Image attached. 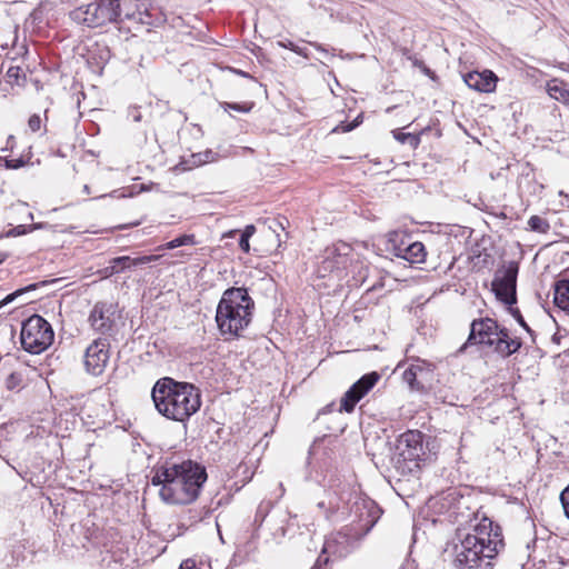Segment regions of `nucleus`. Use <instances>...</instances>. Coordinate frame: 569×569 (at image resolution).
Here are the masks:
<instances>
[{
  "mask_svg": "<svg viewBox=\"0 0 569 569\" xmlns=\"http://www.w3.org/2000/svg\"><path fill=\"white\" fill-rule=\"evenodd\" d=\"M119 16L120 6H113V2L103 0L78 7L70 12V18L73 21L89 28H98L113 22Z\"/></svg>",
  "mask_w": 569,
  "mask_h": 569,
  "instance_id": "obj_7",
  "label": "nucleus"
},
{
  "mask_svg": "<svg viewBox=\"0 0 569 569\" xmlns=\"http://www.w3.org/2000/svg\"><path fill=\"white\" fill-rule=\"evenodd\" d=\"M560 501L566 517L569 519V485L561 491Z\"/></svg>",
  "mask_w": 569,
  "mask_h": 569,
  "instance_id": "obj_32",
  "label": "nucleus"
},
{
  "mask_svg": "<svg viewBox=\"0 0 569 569\" xmlns=\"http://www.w3.org/2000/svg\"><path fill=\"white\" fill-rule=\"evenodd\" d=\"M553 301L556 306L569 313V276H565L555 283Z\"/></svg>",
  "mask_w": 569,
  "mask_h": 569,
  "instance_id": "obj_21",
  "label": "nucleus"
},
{
  "mask_svg": "<svg viewBox=\"0 0 569 569\" xmlns=\"http://www.w3.org/2000/svg\"><path fill=\"white\" fill-rule=\"evenodd\" d=\"M137 11L132 14L127 13L126 17L129 19H136L142 24L147 26H158L166 21L164 16L157 11L159 8L154 6L151 0H142L136 3Z\"/></svg>",
  "mask_w": 569,
  "mask_h": 569,
  "instance_id": "obj_16",
  "label": "nucleus"
},
{
  "mask_svg": "<svg viewBox=\"0 0 569 569\" xmlns=\"http://www.w3.org/2000/svg\"><path fill=\"white\" fill-rule=\"evenodd\" d=\"M197 243L194 234H182L173 240L167 242L164 246L159 247V249H168L172 250L181 246H194Z\"/></svg>",
  "mask_w": 569,
  "mask_h": 569,
  "instance_id": "obj_25",
  "label": "nucleus"
},
{
  "mask_svg": "<svg viewBox=\"0 0 569 569\" xmlns=\"http://www.w3.org/2000/svg\"><path fill=\"white\" fill-rule=\"evenodd\" d=\"M179 569H203L197 566L193 559H187L182 561Z\"/></svg>",
  "mask_w": 569,
  "mask_h": 569,
  "instance_id": "obj_36",
  "label": "nucleus"
},
{
  "mask_svg": "<svg viewBox=\"0 0 569 569\" xmlns=\"http://www.w3.org/2000/svg\"><path fill=\"white\" fill-rule=\"evenodd\" d=\"M310 44H311L316 50H318V51H320V52L325 53L326 56H329L328 50H327V49H325L320 43H318V42H311Z\"/></svg>",
  "mask_w": 569,
  "mask_h": 569,
  "instance_id": "obj_41",
  "label": "nucleus"
},
{
  "mask_svg": "<svg viewBox=\"0 0 569 569\" xmlns=\"http://www.w3.org/2000/svg\"><path fill=\"white\" fill-rule=\"evenodd\" d=\"M8 254L0 251V264L7 259Z\"/></svg>",
  "mask_w": 569,
  "mask_h": 569,
  "instance_id": "obj_44",
  "label": "nucleus"
},
{
  "mask_svg": "<svg viewBox=\"0 0 569 569\" xmlns=\"http://www.w3.org/2000/svg\"><path fill=\"white\" fill-rule=\"evenodd\" d=\"M28 124H29V128L31 129V131H33V132L38 131L41 126L40 117L37 114L31 116Z\"/></svg>",
  "mask_w": 569,
  "mask_h": 569,
  "instance_id": "obj_34",
  "label": "nucleus"
},
{
  "mask_svg": "<svg viewBox=\"0 0 569 569\" xmlns=\"http://www.w3.org/2000/svg\"><path fill=\"white\" fill-rule=\"evenodd\" d=\"M499 337H506V328L489 317L472 320L470 323V332L467 341L459 348L458 352L462 353L471 346L497 347Z\"/></svg>",
  "mask_w": 569,
  "mask_h": 569,
  "instance_id": "obj_8",
  "label": "nucleus"
},
{
  "mask_svg": "<svg viewBox=\"0 0 569 569\" xmlns=\"http://www.w3.org/2000/svg\"><path fill=\"white\" fill-rule=\"evenodd\" d=\"M361 400V398L357 395V392L349 388V390L343 395L340 402V411L352 412L356 405Z\"/></svg>",
  "mask_w": 569,
  "mask_h": 569,
  "instance_id": "obj_24",
  "label": "nucleus"
},
{
  "mask_svg": "<svg viewBox=\"0 0 569 569\" xmlns=\"http://www.w3.org/2000/svg\"><path fill=\"white\" fill-rule=\"evenodd\" d=\"M234 72H236V73H238V74H240V76H242V77H249V74H248V73H246V72H243V71H241V70H234Z\"/></svg>",
  "mask_w": 569,
  "mask_h": 569,
  "instance_id": "obj_46",
  "label": "nucleus"
},
{
  "mask_svg": "<svg viewBox=\"0 0 569 569\" xmlns=\"http://www.w3.org/2000/svg\"><path fill=\"white\" fill-rule=\"evenodd\" d=\"M460 543L456 545L453 566L456 569H492V559L503 546L499 528L488 518L476 525L472 532L458 531Z\"/></svg>",
  "mask_w": 569,
  "mask_h": 569,
  "instance_id": "obj_2",
  "label": "nucleus"
},
{
  "mask_svg": "<svg viewBox=\"0 0 569 569\" xmlns=\"http://www.w3.org/2000/svg\"><path fill=\"white\" fill-rule=\"evenodd\" d=\"M360 121H361L360 117H357L352 123L341 126L340 128L343 132H349V131L353 130L360 123Z\"/></svg>",
  "mask_w": 569,
  "mask_h": 569,
  "instance_id": "obj_39",
  "label": "nucleus"
},
{
  "mask_svg": "<svg viewBox=\"0 0 569 569\" xmlns=\"http://www.w3.org/2000/svg\"><path fill=\"white\" fill-rule=\"evenodd\" d=\"M54 338L51 325L41 316L29 317L21 328V345L30 353L38 355L51 346Z\"/></svg>",
  "mask_w": 569,
  "mask_h": 569,
  "instance_id": "obj_6",
  "label": "nucleus"
},
{
  "mask_svg": "<svg viewBox=\"0 0 569 569\" xmlns=\"http://www.w3.org/2000/svg\"><path fill=\"white\" fill-rule=\"evenodd\" d=\"M222 107L226 111L228 110H233V111H237V112H249L252 107H253V102H247V103H236V102H223L222 103Z\"/></svg>",
  "mask_w": 569,
  "mask_h": 569,
  "instance_id": "obj_30",
  "label": "nucleus"
},
{
  "mask_svg": "<svg viewBox=\"0 0 569 569\" xmlns=\"http://www.w3.org/2000/svg\"><path fill=\"white\" fill-rule=\"evenodd\" d=\"M13 139H14V138H13V136H9V138H8V143L12 142V141H13Z\"/></svg>",
  "mask_w": 569,
  "mask_h": 569,
  "instance_id": "obj_47",
  "label": "nucleus"
},
{
  "mask_svg": "<svg viewBox=\"0 0 569 569\" xmlns=\"http://www.w3.org/2000/svg\"><path fill=\"white\" fill-rule=\"evenodd\" d=\"M518 272V262L508 261L496 270L491 282V289L496 298L508 306H512L517 301L516 287Z\"/></svg>",
  "mask_w": 569,
  "mask_h": 569,
  "instance_id": "obj_9",
  "label": "nucleus"
},
{
  "mask_svg": "<svg viewBox=\"0 0 569 569\" xmlns=\"http://www.w3.org/2000/svg\"><path fill=\"white\" fill-rule=\"evenodd\" d=\"M347 518H352L351 522L357 523L353 532L350 529H343L326 539L322 552L338 558L346 557L353 548V542L368 533L380 517L381 510L373 500L353 492Z\"/></svg>",
  "mask_w": 569,
  "mask_h": 569,
  "instance_id": "obj_4",
  "label": "nucleus"
},
{
  "mask_svg": "<svg viewBox=\"0 0 569 569\" xmlns=\"http://www.w3.org/2000/svg\"><path fill=\"white\" fill-rule=\"evenodd\" d=\"M254 301L243 287L227 289L217 306L216 322L222 336L239 337L252 319Z\"/></svg>",
  "mask_w": 569,
  "mask_h": 569,
  "instance_id": "obj_5",
  "label": "nucleus"
},
{
  "mask_svg": "<svg viewBox=\"0 0 569 569\" xmlns=\"http://www.w3.org/2000/svg\"><path fill=\"white\" fill-rule=\"evenodd\" d=\"M46 283H47L46 281L40 282V283H31V284H29V286H27L24 288H20L18 290H16L14 292L8 295L6 298H3L0 301V308L3 307V306H7L10 302H12L13 300H16L21 295H23L26 292H29V291H32V290H36L40 284L44 286Z\"/></svg>",
  "mask_w": 569,
  "mask_h": 569,
  "instance_id": "obj_26",
  "label": "nucleus"
},
{
  "mask_svg": "<svg viewBox=\"0 0 569 569\" xmlns=\"http://www.w3.org/2000/svg\"><path fill=\"white\" fill-rule=\"evenodd\" d=\"M547 92L550 98L561 102L569 109V83L559 79L547 82Z\"/></svg>",
  "mask_w": 569,
  "mask_h": 569,
  "instance_id": "obj_20",
  "label": "nucleus"
},
{
  "mask_svg": "<svg viewBox=\"0 0 569 569\" xmlns=\"http://www.w3.org/2000/svg\"><path fill=\"white\" fill-rule=\"evenodd\" d=\"M2 166L7 169H18L24 166V161L21 158L7 160L0 157V167Z\"/></svg>",
  "mask_w": 569,
  "mask_h": 569,
  "instance_id": "obj_31",
  "label": "nucleus"
},
{
  "mask_svg": "<svg viewBox=\"0 0 569 569\" xmlns=\"http://www.w3.org/2000/svg\"><path fill=\"white\" fill-rule=\"evenodd\" d=\"M282 47L290 49L291 51L307 57V54L298 46L289 41L288 43H280Z\"/></svg>",
  "mask_w": 569,
  "mask_h": 569,
  "instance_id": "obj_37",
  "label": "nucleus"
},
{
  "mask_svg": "<svg viewBox=\"0 0 569 569\" xmlns=\"http://www.w3.org/2000/svg\"><path fill=\"white\" fill-rule=\"evenodd\" d=\"M114 306L107 302H97L89 316L91 327L101 333L109 332L114 323Z\"/></svg>",
  "mask_w": 569,
  "mask_h": 569,
  "instance_id": "obj_14",
  "label": "nucleus"
},
{
  "mask_svg": "<svg viewBox=\"0 0 569 569\" xmlns=\"http://www.w3.org/2000/svg\"><path fill=\"white\" fill-rule=\"evenodd\" d=\"M465 83L479 92H491L496 89L497 77L492 71L485 70L482 72H469L463 78Z\"/></svg>",
  "mask_w": 569,
  "mask_h": 569,
  "instance_id": "obj_18",
  "label": "nucleus"
},
{
  "mask_svg": "<svg viewBox=\"0 0 569 569\" xmlns=\"http://www.w3.org/2000/svg\"><path fill=\"white\" fill-rule=\"evenodd\" d=\"M211 153H212L211 151H207L204 154H201V153L193 154L192 157L196 159L194 163L202 164V163L209 162Z\"/></svg>",
  "mask_w": 569,
  "mask_h": 569,
  "instance_id": "obj_35",
  "label": "nucleus"
},
{
  "mask_svg": "<svg viewBox=\"0 0 569 569\" xmlns=\"http://www.w3.org/2000/svg\"><path fill=\"white\" fill-rule=\"evenodd\" d=\"M350 247L347 243H341L333 248L326 250V257L322 260L321 268L325 271H335L345 269L347 266V257L350 252Z\"/></svg>",
  "mask_w": 569,
  "mask_h": 569,
  "instance_id": "obj_17",
  "label": "nucleus"
},
{
  "mask_svg": "<svg viewBox=\"0 0 569 569\" xmlns=\"http://www.w3.org/2000/svg\"><path fill=\"white\" fill-rule=\"evenodd\" d=\"M379 379L380 375L376 371H372L370 373L362 376L351 387L357 392V395L362 399L375 387Z\"/></svg>",
  "mask_w": 569,
  "mask_h": 569,
  "instance_id": "obj_23",
  "label": "nucleus"
},
{
  "mask_svg": "<svg viewBox=\"0 0 569 569\" xmlns=\"http://www.w3.org/2000/svg\"><path fill=\"white\" fill-rule=\"evenodd\" d=\"M110 360V343L106 338L93 340L83 355V366L87 373L101 376Z\"/></svg>",
  "mask_w": 569,
  "mask_h": 569,
  "instance_id": "obj_10",
  "label": "nucleus"
},
{
  "mask_svg": "<svg viewBox=\"0 0 569 569\" xmlns=\"http://www.w3.org/2000/svg\"><path fill=\"white\" fill-rule=\"evenodd\" d=\"M528 226L532 231L546 233L550 226L547 220L539 216H531L528 220Z\"/></svg>",
  "mask_w": 569,
  "mask_h": 569,
  "instance_id": "obj_28",
  "label": "nucleus"
},
{
  "mask_svg": "<svg viewBox=\"0 0 569 569\" xmlns=\"http://www.w3.org/2000/svg\"><path fill=\"white\" fill-rule=\"evenodd\" d=\"M160 256L150 254V256H141L137 258H131L129 256L116 257L110 260V264L102 270H100V274L102 278H109L113 274H118L123 272L127 269L132 267H138L142 264H147L150 262H154L159 260Z\"/></svg>",
  "mask_w": 569,
  "mask_h": 569,
  "instance_id": "obj_13",
  "label": "nucleus"
},
{
  "mask_svg": "<svg viewBox=\"0 0 569 569\" xmlns=\"http://www.w3.org/2000/svg\"><path fill=\"white\" fill-rule=\"evenodd\" d=\"M521 348V341L518 338H511L509 330L506 328V337H499V341L495 349L502 357H509Z\"/></svg>",
  "mask_w": 569,
  "mask_h": 569,
  "instance_id": "obj_22",
  "label": "nucleus"
},
{
  "mask_svg": "<svg viewBox=\"0 0 569 569\" xmlns=\"http://www.w3.org/2000/svg\"><path fill=\"white\" fill-rule=\"evenodd\" d=\"M24 232H26L24 226L20 224V226H17V227L12 228L11 230H9L7 236L16 237V236H20V234H22Z\"/></svg>",
  "mask_w": 569,
  "mask_h": 569,
  "instance_id": "obj_38",
  "label": "nucleus"
},
{
  "mask_svg": "<svg viewBox=\"0 0 569 569\" xmlns=\"http://www.w3.org/2000/svg\"><path fill=\"white\" fill-rule=\"evenodd\" d=\"M395 254L410 263H421L425 261L427 253L423 243L416 241L407 246L397 247Z\"/></svg>",
  "mask_w": 569,
  "mask_h": 569,
  "instance_id": "obj_19",
  "label": "nucleus"
},
{
  "mask_svg": "<svg viewBox=\"0 0 569 569\" xmlns=\"http://www.w3.org/2000/svg\"><path fill=\"white\" fill-rule=\"evenodd\" d=\"M238 232L239 230H230L229 232L224 233V237H234V234Z\"/></svg>",
  "mask_w": 569,
  "mask_h": 569,
  "instance_id": "obj_43",
  "label": "nucleus"
},
{
  "mask_svg": "<svg viewBox=\"0 0 569 569\" xmlns=\"http://www.w3.org/2000/svg\"><path fill=\"white\" fill-rule=\"evenodd\" d=\"M355 491L342 489L340 492L329 493L328 501H319L317 507L325 511L326 519L338 521L347 519L350 501Z\"/></svg>",
  "mask_w": 569,
  "mask_h": 569,
  "instance_id": "obj_11",
  "label": "nucleus"
},
{
  "mask_svg": "<svg viewBox=\"0 0 569 569\" xmlns=\"http://www.w3.org/2000/svg\"><path fill=\"white\" fill-rule=\"evenodd\" d=\"M207 480L204 467L192 460L181 462L166 461L154 469L151 479L153 486H160V498L170 505L193 502Z\"/></svg>",
  "mask_w": 569,
  "mask_h": 569,
  "instance_id": "obj_1",
  "label": "nucleus"
},
{
  "mask_svg": "<svg viewBox=\"0 0 569 569\" xmlns=\"http://www.w3.org/2000/svg\"><path fill=\"white\" fill-rule=\"evenodd\" d=\"M18 72H19V68H10L8 70V76L11 78V77H17L18 76Z\"/></svg>",
  "mask_w": 569,
  "mask_h": 569,
  "instance_id": "obj_42",
  "label": "nucleus"
},
{
  "mask_svg": "<svg viewBox=\"0 0 569 569\" xmlns=\"http://www.w3.org/2000/svg\"><path fill=\"white\" fill-rule=\"evenodd\" d=\"M360 121H361L360 117H357L352 123L341 126L340 128L343 132H349V131L353 130L360 123Z\"/></svg>",
  "mask_w": 569,
  "mask_h": 569,
  "instance_id": "obj_40",
  "label": "nucleus"
},
{
  "mask_svg": "<svg viewBox=\"0 0 569 569\" xmlns=\"http://www.w3.org/2000/svg\"><path fill=\"white\" fill-rule=\"evenodd\" d=\"M83 192H84L86 194H90V193H91V191H90V187H89L88 184H84V186H83Z\"/></svg>",
  "mask_w": 569,
  "mask_h": 569,
  "instance_id": "obj_45",
  "label": "nucleus"
},
{
  "mask_svg": "<svg viewBox=\"0 0 569 569\" xmlns=\"http://www.w3.org/2000/svg\"><path fill=\"white\" fill-rule=\"evenodd\" d=\"M510 312L521 327H523L527 331H530L519 309L510 308Z\"/></svg>",
  "mask_w": 569,
  "mask_h": 569,
  "instance_id": "obj_33",
  "label": "nucleus"
},
{
  "mask_svg": "<svg viewBox=\"0 0 569 569\" xmlns=\"http://www.w3.org/2000/svg\"><path fill=\"white\" fill-rule=\"evenodd\" d=\"M432 375L431 366L425 361H417L410 365L402 375L403 381L411 390H423L425 382L429 380Z\"/></svg>",
  "mask_w": 569,
  "mask_h": 569,
  "instance_id": "obj_15",
  "label": "nucleus"
},
{
  "mask_svg": "<svg viewBox=\"0 0 569 569\" xmlns=\"http://www.w3.org/2000/svg\"><path fill=\"white\" fill-rule=\"evenodd\" d=\"M254 232L256 227L253 224H248L240 234L239 247L246 253L250 251L249 239L254 234Z\"/></svg>",
  "mask_w": 569,
  "mask_h": 569,
  "instance_id": "obj_27",
  "label": "nucleus"
},
{
  "mask_svg": "<svg viewBox=\"0 0 569 569\" xmlns=\"http://www.w3.org/2000/svg\"><path fill=\"white\" fill-rule=\"evenodd\" d=\"M399 455L403 460L418 461L425 456L423 435L418 430H408L399 437Z\"/></svg>",
  "mask_w": 569,
  "mask_h": 569,
  "instance_id": "obj_12",
  "label": "nucleus"
},
{
  "mask_svg": "<svg viewBox=\"0 0 569 569\" xmlns=\"http://www.w3.org/2000/svg\"><path fill=\"white\" fill-rule=\"evenodd\" d=\"M151 398L157 411L169 420L186 422L199 411L201 392L190 382L163 377L156 381Z\"/></svg>",
  "mask_w": 569,
  "mask_h": 569,
  "instance_id": "obj_3",
  "label": "nucleus"
},
{
  "mask_svg": "<svg viewBox=\"0 0 569 569\" xmlns=\"http://www.w3.org/2000/svg\"><path fill=\"white\" fill-rule=\"evenodd\" d=\"M393 138L401 143H409L416 148L419 144V138L412 133H403L398 130L392 131Z\"/></svg>",
  "mask_w": 569,
  "mask_h": 569,
  "instance_id": "obj_29",
  "label": "nucleus"
}]
</instances>
